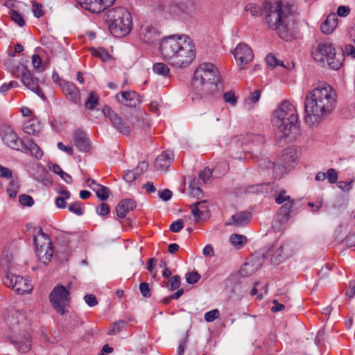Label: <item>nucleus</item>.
Instances as JSON below:
<instances>
[{
    "instance_id": "obj_26",
    "label": "nucleus",
    "mask_w": 355,
    "mask_h": 355,
    "mask_svg": "<svg viewBox=\"0 0 355 355\" xmlns=\"http://www.w3.org/2000/svg\"><path fill=\"white\" fill-rule=\"evenodd\" d=\"M12 342L19 352L26 353L31 349L32 341L28 334H24L21 338H16Z\"/></svg>"
},
{
    "instance_id": "obj_47",
    "label": "nucleus",
    "mask_w": 355,
    "mask_h": 355,
    "mask_svg": "<svg viewBox=\"0 0 355 355\" xmlns=\"http://www.w3.org/2000/svg\"><path fill=\"white\" fill-rule=\"evenodd\" d=\"M211 176H214V173L209 168H205L199 173V178L202 180L204 183H207L210 180Z\"/></svg>"
},
{
    "instance_id": "obj_29",
    "label": "nucleus",
    "mask_w": 355,
    "mask_h": 355,
    "mask_svg": "<svg viewBox=\"0 0 355 355\" xmlns=\"http://www.w3.org/2000/svg\"><path fill=\"white\" fill-rule=\"evenodd\" d=\"M23 130L26 134L37 136L41 132V123L37 119H31L24 123Z\"/></svg>"
},
{
    "instance_id": "obj_48",
    "label": "nucleus",
    "mask_w": 355,
    "mask_h": 355,
    "mask_svg": "<svg viewBox=\"0 0 355 355\" xmlns=\"http://www.w3.org/2000/svg\"><path fill=\"white\" fill-rule=\"evenodd\" d=\"M19 202L22 206L31 207L34 204L33 198L26 194L20 195Z\"/></svg>"
},
{
    "instance_id": "obj_11",
    "label": "nucleus",
    "mask_w": 355,
    "mask_h": 355,
    "mask_svg": "<svg viewBox=\"0 0 355 355\" xmlns=\"http://www.w3.org/2000/svg\"><path fill=\"white\" fill-rule=\"evenodd\" d=\"M1 136L3 143L10 148L19 151L26 149L25 140L21 139L10 127L3 128Z\"/></svg>"
},
{
    "instance_id": "obj_6",
    "label": "nucleus",
    "mask_w": 355,
    "mask_h": 355,
    "mask_svg": "<svg viewBox=\"0 0 355 355\" xmlns=\"http://www.w3.org/2000/svg\"><path fill=\"white\" fill-rule=\"evenodd\" d=\"M107 20L110 21L109 28L110 32L116 37L125 35L131 29V15L124 8L119 7L108 10Z\"/></svg>"
},
{
    "instance_id": "obj_22",
    "label": "nucleus",
    "mask_w": 355,
    "mask_h": 355,
    "mask_svg": "<svg viewBox=\"0 0 355 355\" xmlns=\"http://www.w3.org/2000/svg\"><path fill=\"white\" fill-rule=\"evenodd\" d=\"M297 115L291 114V117L282 119V125L275 126L284 136H288L293 131L297 130Z\"/></svg>"
},
{
    "instance_id": "obj_38",
    "label": "nucleus",
    "mask_w": 355,
    "mask_h": 355,
    "mask_svg": "<svg viewBox=\"0 0 355 355\" xmlns=\"http://www.w3.org/2000/svg\"><path fill=\"white\" fill-rule=\"evenodd\" d=\"M125 321L123 320H120L116 322H113L111 324L110 329H109L107 334L109 335H114L120 332L125 327Z\"/></svg>"
},
{
    "instance_id": "obj_5",
    "label": "nucleus",
    "mask_w": 355,
    "mask_h": 355,
    "mask_svg": "<svg viewBox=\"0 0 355 355\" xmlns=\"http://www.w3.org/2000/svg\"><path fill=\"white\" fill-rule=\"evenodd\" d=\"M313 59L321 65L326 64L333 70L340 68L344 61V53H336L334 45L329 41H323L318 44L312 51Z\"/></svg>"
},
{
    "instance_id": "obj_58",
    "label": "nucleus",
    "mask_w": 355,
    "mask_h": 355,
    "mask_svg": "<svg viewBox=\"0 0 355 355\" xmlns=\"http://www.w3.org/2000/svg\"><path fill=\"white\" fill-rule=\"evenodd\" d=\"M184 227L182 219H178L170 225V230L173 232H179Z\"/></svg>"
},
{
    "instance_id": "obj_18",
    "label": "nucleus",
    "mask_w": 355,
    "mask_h": 355,
    "mask_svg": "<svg viewBox=\"0 0 355 355\" xmlns=\"http://www.w3.org/2000/svg\"><path fill=\"white\" fill-rule=\"evenodd\" d=\"M188 0H165L163 10L171 15H180L188 8Z\"/></svg>"
},
{
    "instance_id": "obj_52",
    "label": "nucleus",
    "mask_w": 355,
    "mask_h": 355,
    "mask_svg": "<svg viewBox=\"0 0 355 355\" xmlns=\"http://www.w3.org/2000/svg\"><path fill=\"white\" fill-rule=\"evenodd\" d=\"M200 279V275L197 272H188L186 275V281L188 284H193Z\"/></svg>"
},
{
    "instance_id": "obj_30",
    "label": "nucleus",
    "mask_w": 355,
    "mask_h": 355,
    "mask_svg": "<svg viewBox=\"0 0 355 355\" xmlns=\"http://www.w3.org/2000/svg\"><path fill=\"white\" fill-rule=\"evenodd\" d=\"M86 182H87V183H89V182H91L92 184H96V188L92 187V185H89V187L94 191H95V193L98 198H100L101 200H105L108 198L110 190L107 187L98 184L95 180L92 179L90 178H87L86 180Z\"/></svg>"
},
{
    "instance_id": "obj_15",
    "label": "nucleus",
    "mask_w": 355,
    "mask_h": 355,
    "mask_svg": "<svg viewBox=\"0 0 355 355\" xmlns=\"http://www.w3.org/2000/svg\"><path fill=\"white\" fill-rule=\"evenodd\" d=\"M140 40L146 44H157L160 40V33L150 24H143L139 30Z\"/></svg>"
},
{
    "instance_id": "obj_35",
    "label": "nucleus",
    "mask_w": 355,
    "mask_h": 355,
    "mask_svg": "<svg viewBox=\"0 0 355 355\" xmlns=\"http://www.w3.org/2000/svg\"><path fill=\"white\" fill-rule=\"evenodd\" d=\"M202 203V202H196L190 206L191 213L196 220L205 218V214L203 212V209H200L199 207V205Z\"/></svg>"
},
{
    "instance_id": "obj_43",
    "label": "nucleus",
    "mask_w": 355,
    "mask_h": 355,
    "mask_svg": "<svg viewBox=\"0 0 355 355\" xmlns=\"http://www.w3.org/2000/svg\"><path fill=\"white\" fill-rule=\"evenodd\" d=\"M69 210L77 216H82L84 213L82 203L80 202H75L69 205Z\"/></svg>"
},
{
    "instance_id": "obj_44",
    "label": "nucleus",
    "mask_w": 355,
    "mask_h": 355,
    "mask_svg": "<svg viewBox=\"0 0 355 355\" xmlns=\"http://www.w3.org/2000/svg\"><path fill=\"white\" fill-rule=\"evenodd\" d=\"M258 193L257 194H266L272 191L273 187L269 183L257 184Z\"/></svg>"
},
{
    "instance_id": "obj_63",
    "label": "nucleus",
    "mask_w": 355,
    "mask_h": 355,
    "mask_svg": "<svg viewBox=\"0 0 355 355\" xmlns=\"http://www.w3.org/2000/svg\"><path fill=\"white\" fill-rule=\"evenodd\" d=\"M354 182V179H351L349 181H339L338 187L342 190L349 191L352 189V184Z\"/></svg>"
},
{
    "instance_id": "obj_3",
    "label": "nucleus",
    "mask_w": 355,
    "mask_h": 355,
    "mask_svg": "<svg viewBox=\"0 0 355 355\" xmlns=\"http://www.w3.org/2000/svg\"><path fill=\"white\" fill-rule=\"evenodd\" d=\"M159 49L165 60L178 67L189 64L196 57L195 46L186 35L166 37L161 41Z\"/></svg>"
},
{
    "instance_id": "obj_41",
    "label": "nucleus",
    "mask_w": 355,
    "mask_h": 355,
    "mask_svg": "<svg viewBox=\"0 0 355 355\" xmlns=\"http://www.w3.org/2000/svg\"><path fill=\"white\" fill-rule=\"evenodd\" d=\"M261 96V90L257 89L252 92L250 96L245 101V105L248 106V109H250L251 103H256L259 101Z\"/></svg>"
},
{
    "instance_id": "obj_62",
    "label": "nucleus",
    "mask_w": 355,
    "mask_h": 355,
    "mask_svg": "<svg viewBox=\"0 0 355 355\" xmlns=\"http://www.w3.org/2000/svg\"><path fill=\"white\" fill-rule=\"evenodd\" d=\"M84 299L88 306L91 307L94 306L98 304L97 299L93 294H87L85 295Z\"/></svg>"
},
{
    "instance_id": "obj_42",
    "label": "nucleus",
    "mask_w": 355,
    "mask_h": 355,
    "mask_svg": "<svg viewBox=\"0 0 355 355\" xmlns=\"http://www.w3.org/2000/svg\"><path fill=\"white\" fill-rule=\"evenodd\" d=\"M245 10L249 12L252 16H259L262 12L261 7L254 3L247 4Z\"/></svg>"
},
{
    "instance_id": "obj_23",
    "label": "nucleus",
    "mask_w": 355,
    "mask_h": 355,
    "mask_svg": "<svg viewBox=\"0 0 355 355\" xmlns=\"http://www.w3.org/2000/svg\"><path fill=\"white\" fill-rule=\"evenodd\" d=\"M121 96V99L119 98V94H116L117 101L130 107H137L141 101L139 95L133 91L122 92Z\"/></svg>"
},
{
    "instance_id": "obj_17",
    "label": "nucleus",
    "mask_w": 355,
    "mask_h": 355,
    "mask_svg": "<svg viewBox=\"0 0 355 355\" xmlns=\"http://www.w3.org/2000/svg\"><path fill=\"white\" fill-rule=\"evenodd\" d=\"M235 60L241 67L251 62L253 58V53L250 47L247 44L241 43L237 45L233 52Z\"/></svg>"
},
{
    "instance_id": "obj_37",
    "label": "nucleus",
    "mask_w": 355,
    "mask_h": 355,
    "mask_svg": "<svg viewBox=\"0 0 355 355\" xmlns=\"http://www.w3.org/2000/svg\"><path fill=\"white\" fill-rule=\"evenodd\" d=\"M275 201L277 204L281 205L284 202H295L294 200H292L291 196L286 195V190H282L275 198Z\"/></svg>"
},
{
    "instance_id": "obj_34",
    "label": "nucleus",
    "mask_w": 355,
    "mask_h": 355,
    "mask_svg": "<svg viewBox=\"0 0 355 355\" xmlns=\"http://www.w3.org/2000/svg\"><path fill=\"white\" fill-rule=\"evenodd\" d=\"M230 241L236 248H241L247 243V238L241 234H233L230 237Z\"/></svg>"
},
{
    "instance_id": "obj_32",
    "label": "nucleus",
    "mask_w": 355,
    "mask_h": 355,
    "mask_svg": "<svg viewBox=\"0 0 355 355\" xmlns=\"http://www.w3.org/2000/svg\"><path fill=\"white\" fill-rule=\"evenodd\" d=\"M200 180L197 178H193L189 186L191 195L198 199L202 196L203 192L200 187Z\"/></svg>"
},
{
    "instance_id": "obj_55",
    "label": "nucleus",
    "mask_w": 355,
    "mask_h": 355,
    "mask_svg": "<svg viewBox=\"0 0 355 355\" xmlns=\"http://www.w3.org/2000/svg\"><path fill=\"white\" fill-rule=\"evenodd\" d=\"M223 98L226 103H228L232 105H235L237 102L236 97L232 92H225L223 94Z\"/></svg>"
},
{
    "instance_id": "obj_64",
    "label": "nucleus",
    "mask_w": 355,
    "mask_h": 355,
    "mask_svg": "<svg viewBox=\"0 0 355 355\" xmlns=\"http://www.w3.org/2000/svg\"><path fill=\"white\" fill-rule=\"evenodd\" d=\"M345 295L349 299L355 296V281L349 282L348 289L345 293Z\"/></svg>"
},
{
    "instance_id": "obj_8",
    "label": "nucleus",
    "mask_w": 355,
    "mask_h": 355,
    "mask_svg": "<svg viewBox=\"0 0 355 355\" xmlns=\"http://www.w3.org/2000/svg\"><path fill=\"white\" fill-rule=\"evenodd\" d=\"M35 252L39 258H45L44 262L49 261L53 254V243L49 236L42 231L40 227L37 234L34 236Z\"/></svg>"
},
{
    "instance_id": "obj_28",
    "label": "nucleus",
    "mask_w": 355,
    "mask_h": 355,
    "mask_svg": "<svg viewBox=\"0 0 355 355\" xmlns=\"http://www.w3.org/2000/svg\"><path fill=\"white\" fill-rule=\"evenodd\" d=\"M338 19L336 13L329 14L326 20L321 24V31L324 34H331L338 25Z\"/></svg>"
},
{
    "instance_id": "obj_10",
    "label": "nucleus",
    "mask_w": 355,
    "mask_h": 355,
    "mask_svg": "<svg viewBox=\"0 0 355 355\" xmlns=\"http://www.w3.org/2000/svg\"><path fill=\"white\" fill-rule=\"evenodd\" d=\"M3 282L7 287H10L19 295L31 293L33 286L24 277L15 274H8L3 278Z\"/></svg>"
},
{
    "instance_id": "obj_59",
    "label": "nucleus",
    "mask_w": 355,
    "mask_h": 355,
    "mask_svg": "<svg viewBox=\"0 0 355 355\" xmlns=\"http://www.w3.org/2000/svg\"><path fill=\"white\" fill-rule=\"evenodd\" d=\"M96 212L98 215L105 216L110 212V207L105 202H102L98 207L96 208Z\"/></svg>"
},
{
    "instance_id": "obj_1",
    "label": "nucleus",
    "mask_w": 355,
    "mask_h": 355,
    "mask_svg": "<svg viewBox=\"0 0 355 355\" xmlns=\"http://www.w3.org/2000/svg\"><path fill=\"white\" fill-rule=\"evenodd\" d=\"M265 21L269 28L275 30L278 35L286 41L295 35L294 6L281 0L266 2L263 5Z\"/></svg>"
},
{
    "instance_id": "obj_13",
    "label": "nucleus",
    "mask_w": 355,
    "mask_h": 355,
    "mask_svg": "<svg viewBox=\"0 0 355 355\" xmlns=\"http://www.w3.org/2000/svg\"><path fill=\"white\" fill-rule=\"evenodd\" d=\"M103 112L104 115L110 119L113 127L119 132L126 135L130 133V126L109 106H105L103 109Z\"/></svg>"
},
{
    "instance_id": "obj_12",
    "label": "nucleus",
    "mask_w": 355,
    "mask_h": 355,
    "mask_svg": "<svg viewBox=\"0 0 355 355\" xmlns=\"http://www.w3.org/2000/svg\"><path fill=\"white\" fill-rule=\"evenodd\" d=\"M291 114L297 115L294 107L289 101H283L278 108L274 112L272 119L273 125H281L282 124V119L291 117Z\"/></svg>"
},
{
    "instance_id": "obj_14",
    "label": "nucleus",
    "mask_w": 355,
    "mask_h": 355,
    "mask_svg": "<svg viewBox=\"0 0 355 355\" xmlns=\"http://www.w3.org/2000/svg\"><path fill=\"white\" fill-rule=\"evenodd\" d=\"M80 6L90 12L99 13L104 11L116 0H76Z\"/></svg>"
},
{
    "instance_id": "obj_56",
    "label": "nucleus",
    "mask_w": 355,
    "mask_h": 355,
    "mask_svg": "<svg viewBox=\"0 0 355 355\" xmlns=\"http://www.w3.org/2000/svg\"><path fill=\"white\" fill-rule=\"evenodd\" d=\"M139 290L144 297H149L151 295L149 284L147 282H141L139 284Z\"/></svg>"
},
{
    "instance_id": "obj_54",
    "label": "nucleus",
    "mask_w": 355,
    "mask_h": 355,
    "mask_svg": "<svg viewBox=\"0 0 355 355\" xmlns=\"http://www.w3.org/2000/svg\"><path fill=\"white\" fill-rule=\"evenodd\" d=\"M326 178L331 184L336 183L338 180V174L334 168H329L326 173Z\"/></svg>"
},
{
    "instance_id": "obj_61",
    "label": "nucleus",
    "mask_w": 355,
    "mask_h": 355,
    "mask_svg": "<svg viewBox=\"0 0 355 355\" xmlns=\"http://www.w3.org/2000/svg\"><path fill=\"white\" fill-rule=\"evenodd\" d=\"M0 177L6 179H11L12 173L10 169L0 164Z\"/></svg>"
},
{
    "instance_id": "obj_21",
    "label": "nucleus",
    "mask_w": 355,
    "mask_h": 355,
    "mask_svg": "<svg viewBox=\"0 0 355 355\" xmlns=\"http://www.w3.org/2000/svg\"><path fill=\"white\" fill-rule=\"evenodd\" d=\"M73 140L76 147L81 152H88L91 146L89 139L86 132L82 130H77L73 134Z\"/></svg>"
},
{
    "instance_id": "obj_9",
    "label": "nucleus",
    "mask_w": 355,
    "mask_h": 355,
    "mask_svg": "<svg viewBox=\"0 0 355 355\" xmlns=\"http://www.w3.org/2000/svg\"><path fill=\"white\" fill-rule=\"evenodd\" d=\"M17 76L20 78L22 84L28 89L35 93L37 96L42 99H45V96L42 92V89L38 86L37 79L34 78L33 73L26 67H16Z\"/></svg>"
},
{
    "instance_id": "obj_51",
    "label": "nucleus",
    "mask_w": 355,
    "mask_h": 355,
    "mask_svg": "<svg viewBox=\"0 0 355 355\" xmlns=\"http://www.w3.org/2000/svg\"><path fill=\"white\" fill-rule=\"evenodd\" d=\"M219 311L218 309H214L205 313V320L206 322H210L217 319L219 317Z\"/></svg>"
},
{
    "instance_id": "obj_16",
    "label": "nucleus",
    "mask_w": 355,
    "mask_h": 355,
    "mask_svg": "<svg viewBox=\"0 0 355 355\" xmlns=\"http://www.w3.org/2000/svg\"><path fill=\"white\" fill-rule=\"evenodd\" d=\"M294 252L293 244L291 242H286L282 244L276 251L273 252L271 257V262L275 265H277L293 256Z\"/></svg>"
},
{
    "instance_id": "obj_24",
    "label": "nucleus",
    "mask_w": 355,
    "mask_h": 355,
    "mask_svg": "<svg viewBox=\"0 0 355 355\" xmlns=\"http://www.w3.org/2000/svg\"><path fill=\"white\" fill-rule=\"evenodd\" d=\"M136 202L132 199H124L121 200L115 209L117 216L120 218H125L127 213L133 210L136 207Z\"/></svg>"
},
{
    "instance_id": "obj_31",
    "label": "nucleus",
    "mask_w": 355,
    "mask_h": 355,
    "mask_svg": "<svg viewBox=\"0 0 355 355\" xmlns=\"http://www.w3.org/2000/svg\"><path fill=\"white\" fill-rule=\"evenodd\" d=\"M25 146L26 149L24 150H21L23 153L30 152L31 155L37 158L40 159L43 155V152L40 149V148L34 142V141L31 139H26L25 140Z\"/></svg>"
},
{
    "instance_id": "obj_19",
    "label": "nucleus",
    "mask_w": 355,
    "mask_h": 355,
    "mask_svg": "<svg viewBox=\"0 0 355 355\" xmlns=\"http://www.w3.org/2000/svg\"><path fill=\"white\" fill-rule=\"evenodd\" d=\"M298 159V156L296 150L293 147L288 148L285 149L279 157L278 160V164L281 165L286 170L290 169L294 167Z\"/></svg>"
},
{
    "instance_id": "obj_4",
    "label": "nucleus",
    "mask_w": 355,
    "mask_h": 355,
    "mask_svg": "<svg viewBox=\"0 0 355 355\" xmlns=\"http://www.w3.org/2000/svg\"><path fill=\"white\" fill-rule=\"evenodd\" d=\"M219 80V71L217 67L210 62L200 64L193 74L196 93L200 98L216 91Z\"/></svg>"
},
{
    "instance_id": "obj_39",
    "label": "nucleus",
    "mask_w": 355,
    "mask_h": 355,
    "mask_svg": "<svg viewBox=\"0 0 355 355\" xmlns=\"http://www.w3.org/2000/svg\"><path fill=\"white\" fill-rule=\"evenodd\" d=\"M19 190V184L17 180H11L7 188V193L10 198L16 197Z\"/></svg>"
},
{
    "instance_id": "obj_46",
    "label": "nucleus",
    "mask_w": 355,
    "mask_h": 355,
    "mask_svg": "<svg viewBox=\"0 0 355 355\" xmlns=\"http://www.w3.org/2000/svg\"><path fill=\"white\" fill-rule=\"evenodd\" d=\"M92 53L94 56L98 57L103 61H106L110 57L107 51L102 48L98 49H92Z\"/></svg>"
},
{
    "instance_id": "obj_33",
    "label": "nucleus",
    "mask_w": 355,
    "mask_h": 355,
    "mask_svg": "<svg viewBox=\"0 0 355 355\" xmlns=\"http://www.w3.org/2000/svg\"><path fill=\"white\" fill-rule=\"evenodd\" d=\"M229 171V164L226 161L218 162L214 168L211 170L214 177L220 178Z\"/></svg>"
},
{
    "instance_id": "obj_60",
    "label": "nucleus",
    "mask_w": 355,
    "mask_h": 355,
    "mask_svg": "<svg viewBox=\"0 0 355 355\" xmlns=\"http://www.w3.org/2000/svg\"><path fill=\"white\" fill-rule=\"evenodd\" d=\"M159 197L164 201L170 200L172 197V191L169 189L159 190L158 191Z\"/></svg>"
},
{
    "instance_id": "obj_36",
    "label": "nucleus",
    "mask_w": 355,
    "mask_h": 355,
    "mask_svg": "<svg viewBox=\"0 0 355 355\" xmlns=\"http://www.w3.org/2000/svg\"><path fill=\"white\" fill-rule=\"evenodd\" d=\"M153 70L156 74L163 76H167L170 71L168 67L162 62H157L154 64Z\"/></svg>"
},
{
    "instance_id": "obj_49",
    "label": "nucleus",
    "mask_w": 355,
    "mask_h": 355,
    "mask_svg": "<svg viewBox=\"0 0 355 355\" xmlns=\"http://www.w3.org/2000/svg\"><path fill=\"white\" fill-rule=\"evenodd\" d=\"M293 202L284 203L279 208V209L278 210L277 214H279L280 216L281 215H284V216H286V217L287 216L290 217V211H291V209L293 207Z\"/></svg>"
},
{
    "instance_id": "obj_27",
    "label": "nucleus",
    "mask_w": 355,
    "mask_h": 355,
    "mask_svg": "<svg viewBox=\"0 0 355 355\" xmlns=\"http://www.w3.org/2000/svg\"><path fill=\"white\" fill-rule=\"evenodd\" d=\"M172 161V154L170 152L164 151L155 159V166L158 170H166L171 164Z\"/></svg>"
},
{
    "instance_id": "obj_40",
    "label": "nucleus",
    "mask_w": 355,
    "mask_h": 355,
    "mask_svg": "<svg viewBox=\"0 0 355 355\" xmlns=\"http://www.w3.org/2000/svg\"><path fill=\"white\" fill-rule=\"evenodd\" d=\"M98 104V97L95 94V92H92L89 94V96L88 99L85 102V107L87 108H88L89 110H94L95 108L96 105H97Z\"/></svg>"
},
{
    "instance_id": "obj_7",
    "label": "nucleus",
    "mask_w": 355,
    "mask_h": 355,
    "mask_svg": "<svg viewBox=\"0 0 355 355\" xmlns=\"http://www.w3.org/2000/svg\"><path fill=\"white\" fill-rule=\"evenodd\" d=\"M49 301L57 313L64 315L66 307L70 302L69 288L62 284L57 285L49 294Z\"/></svg>"
},
{
    "instance_id": "obj_50",
    "label": "nucleus",
    "mask_w": 355,
    "mask_h": 355,
    "mask_svg": "<svg viewBox=\"0 0 355 355\" xmlns=\"http://www.w3.org/2000/svg\"><path fill=\"white\" fill-rule=\"evenodd\" d=\"M266 63L272 67L276 66H283V62L276 58L273 55L269 54L266 58Z\"/></svg>"
},
{
    "instance_id": "obj_2",
    "label": "nucleus",
    "mask_w": 355,
    "mask_h": 355,
    "mask_svg": "<svg viewBox=\"0 0 355 355\" xmlns=\"http://www.w3.org/2000/svg\"><path fill=\"white\" fill-rule=\"evenodd\" d=\"M335 104L336 94L329 85L309 92L304 101L306 123L312 126L319 124L331 113Z\"/></svg>"
},
{
    "instance_id": "obj_20",
    "label": "nucleus",
    "mask_w": 355,
    "mask_h": 355,
    "mask_svg": "<svg viewBox=\"0 0 355 355\" xmlns=\"http://www.w3.org/2000/svg\"><path fill=\"white\" fill-rule=\"evenodd\" d=\"M60 85L62 89V92L66 95L67 98L75 103L79 104L80 102V94L78 88L75 84L71 82L63 80Z\"/></svg>"
},
{
    "instance_id": "obj_25",
    "label": "nucleus",
    "mask_w": 355,
    "mask_h": 355,
    "mask_svg": "<svg viewBox=\"0 0 355 355\" xmlns=\"http://www.w3.org/2000/svg\"><path fill=\"white\" fill-rule=\"evenodd\" d=\"M232 221L228 222L227 225L241 227L247 225L252 219V213L248 211H243L236 213L231 217Z\"/></svg>"
},
{
    "instance_id": "obj_45",
    "label": "nucleus",
    "mask_w": 355,
    "mask_h": 355,
    "mask_svg": "<svg viewBox=\"0 0 355 355\" xmlns=\"http://www.w3.org/2000/svg\"><path fill=\"white\" fill-rule=\"evenodd\" d=\"M10 15L12 21H14L17 25L22 27L25 25V21L22 16L14 10H10Z\"/></svg>"
},
{
    "instance_id": "obj_53",
    "label": "nucleus",
    "mask_w": 355,
    "mask_h": 355,
    "mask_svg": "<svg viewBox=\"0 0 355 355\" xmlns=\"http://www.w3.org/2000/svg\"><path fill=\"white\" fill-rule=\"evenodd\" d=\"M180 286V277L178 275H175L172 277L168 282V286L169 287L170 291H174L178 288Z\"/></svg>"
},
{
    "instance_id": "obj_57",
    "label": "nucleus",
    "mask_w": 355,
    "mask_h": 355,
    "mask_svg": "<svg viewBox=\"0 0 355 355\" xmlns=\"http://www.w3.org/2000/svg\"><path fill=\"white\" fill-rule=\"evenodd\" d=\"M32 3L33 15L37 18H40L44 14L42 10V5L36 1H33Z\"/></svg>"
}]
</instances>
